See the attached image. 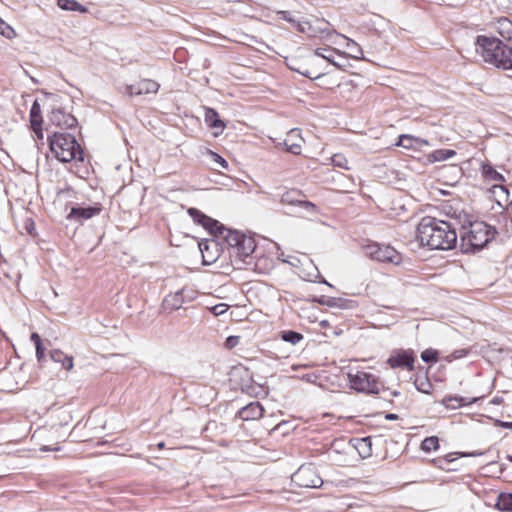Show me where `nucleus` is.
I'll return each instance as SVG.
<instances>
[{"mask_svg": "<svg viewBox=\"0 0 512 512\" xmlns=\"http://www.w3.org/2000/svg\"><path fill=\"white\" fill-rule=\"evenodd\" d=\"M359 445L360 446H367L369 447L370 446V440L369 438H363L359 441Z\"/></svg>", "mask_w": 512, "mask_h": 512, "instance_id": "de8ad7c7", "label": "nucleus"}, {"mask_svg": "<svg viewBox=\"0 0 512 512\" xmlns=\"http://www.w3.org/2000/svg\"><path fill=\"white\" fill-rule=\"evenodd\" d=\"M387 363L391 368H406L409 371L414 369V356L411 351H398L390 355Z\"/></svg>", "mask_w": 512, "mask_h": 512, "instance_id": "f8f14e48", "label": "nucleus"}, {"mask_svg": "<svg viewBox=\"0 0 512 512\" xmlns=\"http://www.w3.org/2000/svg\"><path fill=\"white\" fill-rule=\"evenodd\" d=\"M280 202L283 205L297 207L307 214L317 213L316 205L310 201L304 200V195L297 189H291L283 193Z\"/></svg>", "mask_w": 512, "mask_h": 512, "instance_id": "1a4fd4ad", "label": "nucleus"}, {"mask_svg": "<svg viewBox=\"0 0 512 512\" xmlns=\"http://www.w3.org/2000/svg\"><path fill=\"white\" fill-rule=\"evenodd\" d=\"M350 387L357 392L377 394L380 391V382L378 378L365 371L348 373L347 375Z\"/></svg>", "mask_w": 512, "mask_h": 512, "instance_id": "39448f33", "label": "nucleus"}, {"mask_svg": "<svg viewBox=\"0 0 512 512\" xmlns=\"http://www.w3.org/2000/svg\"><path fill=\"white\" fill-rule=\"evenodd\" d=\"M334 52H335V50H333V49L317 48L314 52V55L327 60L329 63L333 64L334 66H338V64L333 59Z\"/></svg>", "mask_w": 512, "mask_h": 512, "instance_id": "c756f323", "label": "nucleus"}, {"mask_svg": "<svg viewBox=\"0 0 512 512\" xmlns=\"http://www.w3.org/2000/svg\"><path fill=\"white\" fill-rule=\"evenodd\" d=\"M439 440L436 436L426 437L421 443V449L425 452H430L438 449Z\"/></svg>", "mask_w": 512, "mask_h": 512, "instance_id": "c85d7f7f", "label": "nucleus"}, {"mask_svg": "<svg viewBox=\"0 0 512 512\" xmlns=\"http://www.w3.org/2000/svg\"><path fill=\"white\" fill-rule=\"evenodd\" d=\"M99 213L100 208L97 207H73L68 214V219L82 221L90 219Z\"/></svg>", "mask_w": 512, "mask_h": 512, "instance_id": "6ab92c4d", "label": "nucleus"}, {"mask_svg": "<svg viewBox=\"0 0 512 512\" xmlns=\"http://www.w3.org/2000/svg\"><path fill=\"white\" fill-rule=\"evenodd\" d=\"M0 34L7 39H13L16 37L15 30L0 18Z\"/></svg>", "mask_w": 512, "mask_h": 512, "instance_id": "72a5a7b5", "label": "nucleus"}, {"mask_svg": "<svg viewBox=\"0 0 512 512\" xmlns=\"http://www.w3.org/2000/svg\"><path fill=\"white\" fill-rule=\"evenodd\" d=\"M160 85L151 79H143L136 84L126 85L125 94L132 96H139L145 94H155L158 92Z\"/></svg>", "mask_w": 512, "mask_h": 512, "instance_id": "9b49d317", "label": "nucleus"}, {"mask_svg": "<svg viewBox=\"0 0 512 512\" xmlns=\"http://www.w3.org/2000/svg\"><path fill=\"white\" fill-rule=\"evenodd\" d=\"M212 235L215 237L222 238L228 244L229 247L235 249L236 246L239 245L240 240L244 233L237 230L226 228L225 226L219 223L218 227L215 228L214 233H212Z\"/></svg>", "mask_w": 512, "mask_h": 512, "instance_id": "ddd939ff", "label": "nucleus"}, {"mask_svg": "<svg viewBox=\"0 0 512 512\" xmlns=\"http://www.w3.org/2000/svg\"><path fill=\"white\" fill-rule=\"evenodd\" d=\"M331 162H332L333 166H335V167L343 168L346 170L350 169V167L348 166L347 158L341 153L334 154L331 157Z\"/></svg>", "mask_w": 512, "mask_h": 512, "instance_id": "2f4dec72", "label": "nucleus"}, {"mask_svg": "<svg viewBox=\"0 0 512 512\" xmlns=\"http://www.w3.org/2000/svg\"><path fill=\"white\" fill-rule=\"evenodd\" d=\"M264 409L259 402H251L239 411V416L244 421L256 420L263 416Z\"/></svg>", "mask_w": 512, "mask_h": 512, "instance_id": "a211bd4d", "label": "nucleus"}, {"mask_svg": "<svg viewBox=\"0 0 512 512\" xmlns=\"http://www.w3.org/2000/svg\"><path fill=\"white\" fill-rule=\"evenodd\" d=\"M185 292L186 289H180L175 293L167 295L163 300V308L169 311H175L182 307L185 303Z\"/></svg>", "mask_w": 512, "mask_h": 512, "instance_id": "f3484780", "label": "nucleus"}, {"mask_svg": "<svg viewBox=\"0 0 512 512\" xmlns=\"http://www.w3.org/2000/svg\"><path fill=\"white\" fill-rule=\"evenodd\" d=\"M51 152L60 162L83 161V150L75 137L69 133L54 132L49 137Z\"/></svg>", "mask_w": 512, "mask_h": 512, "instance_id": "7ed1b4c3", "label": "nucleus"}, {"mask_svg": "<svg viewBox=\"0 0 512 512\" xmlns=\"http://www.w3.org/2000/svg\"><path fill=\"white\" fill-rule=\"evenodd\" d=\"M415 387L418 391L429 394L432 389V384L427 377H417L415 379Z\"/></svg>", "mask_w": 512, "mask_h": 512, "instance_id": "cd10ccee", "label": "nucleus"}, {"mask_svg": "<svg viewBox=\"0 0 512 512\" xmlns=\"http://www.w3.org/2000/svg\"><path fill=\"white\" fill-rule=\"evenodd\" d=\"M493 235L489 226L484 222H475L470 225L469 230L463 235L462 240L466 245V251L480 250L492 239Z\"/></svg>", "mask_w": 512, "mask_h": 512, "instance_id": "20e7f679", "label": "nucleus"}, {"mask_svg": "<svg viewBox=\"0 0 512 512\" xmlns=\"http://www.w3.org/2000/svg\"><path fill=\"white\" fill-rule=\"evenodd\" d=\"M281 339L293 345L299 343L303 339V335L296 331L288 330L281 333Z\"/></svg>", "mask_w": 512, "mask_h": 512, "instance_id": "bb28decb", "label": "nucleus"}, {"mask_svg": "<svg viewBox=\"0 0 512 512\" xmlns=\"http://www.w3.org/2000/svg\"><path fill=\"white\" fill-rule=\"evenodd\" d=\"M35 348H36V358L39 362H41L45 357L44 348H43L42 344L35 346Z\"/></svg>", "mask_w": 512, "mask_h": 512, "instance_id": "37998d69", "label": "nucleus"}, {"mask_svg": "<svg viewBox=\"0 0 512 512\" xmlns=\"http://www.w3.org/2000/svg\"><path fill=\"white\" fill-rule=\"evenodd\" d=\"M495 507L499 511L512 512V493L499 494Z\"/></svg>", "mask_w": 512, "mask_h": 512, "instance_id": "a878e982", "label": "nucleus"}, {"mask_svg": "<svg viewBox=\"0 0 512 512\" xmlns=\"http://www.w3.org/2000/svg\"><path fill=\"white\" fill-rule=\"evenodd\" d=\"M164 447H165V443H164V442H159V443L157 444V448H158V449H163Z\"/></svg>", "mask_w": 512, "mask_h": 512, "instance_id": "603ef678", "label": "nucleus"}, {"mask_svg": "<svg viewBox=\"0 0 512 512\" xmlns=\"http://www.w3.org/2000/svg\"><path fill=\"white\" fill-rule=\"evenodd\" d=\"M299 73H301L302 75L310 78V79H316V78H319L322 74H316L314 75L313 73L309 72V71H299Z\"/></svg>", "mask_w": 512, "mask_h": 512, "instance_id": "a18cd8bd", "label": "nucleus"}, {"mask_svg": "<svg viewBox=\"0 0 512 512\" xmlns=\"http://www.w3.org/2000/svg\"><path fill=\"white\" fill-rule=\"evenodd\" d=\"M494 189H499L502 193L508 195V189L503 185H493Z\"/></svg>", "mask_w": 512, "mask_h": 512, "instance_id": "49530a36", "label": "nucleus"}, {"mask_svg": "<svg viewBox=\"0 0 512 512\" xmlns=\"http://www.w3.org/2000/svg\"><path fill=\"white\" fill-rule=\"evenodd\" d=\"M209 155H210L212 161L219 164L222 168H224V169L228 168V163L222 156H220L219 154H217L213 151H209Z\"/></svg>", "mask_w": 512, "mask_h": 512, "instance_id": "58836bf2", "label": "nucleus"}, {"mask_svg": "<svg viewBox=\"0 0 512 512\" xmlns=\"http://www.w3.org/2000/svg\"><path fill=\"white\" fill-rule=\"evenodd\" d=\"M329 26V22L323 19H316L313 22L303 20L297 22V31L311 38L325 39L334 32Z\"/></svg>", "mask_w": 512, "mask_h": 512, "instance_id": "6e6552de", "label": "nucleus"}, {"mask_svg": "<svg viewBox=\"0 0 512 512\" xmlns=\"http://www.w3.org/2000/svg\"><path fill=\"white\" fill-rule=\"evenodd\" d=\"M49 122L61 129H71L76 127L77 119L70 113H66L61 108H52L48 115Z\"/></svg>", "mask_w": 512, "mask_h": 512, "instance_id": "9d476101", "label": "nucleus"}, {"mask_svg": "<svg viewBox=\"0 0 512 512\" xmlns=\"http://www.w3.org/2000/svg\"><path fill=\"white\" fill-rule=\"evenodd\" d=\"M366 256L373 260L399 265L402 261L401 254L391 246H384L378 243H371L364 247Z\"/></svg>", "mask_w": 512, "mask_h": 512, "instance_id": "423d86ee", "label": "nucleus"}, {"mask_svg": "<svg viewBox=\"0 0 512 512\" xmlns=\"http://www.w3.org/2000/svg\"><path fill=\"white\" fill-rule=\"evenodd\" d=\"M475 45L484 62L498 69L512 70V45L486 36H478Z\"/></svg>", "mask_w": 512, "mask_h": 512, "instance_id": "f03ea898", "label": "nucleus"}, {"mask_svg": "<svg viewBox=\"0 0 512 512\" xmlns=\"http://www.w3.org/2000/svg\"><path fill=\"white\" fill-rule=\"evenodd\" d=\"M255 249V241L252 237L243 235L239 245L236 246L235 253L240 257H247L253 253Z\"/></svg>", "mask_w": 512, "mask_h": 512, "instance_id": "412c9836", "label": "nucleus"}, {"mask_svg": "<svg viewBox=\"0 0 512 512\" xmlns=\"http://www.w3.org/2000/svg\"><path fill=\"white\" fill-rule=\"evenodd\" d=\"M50 358L52 361L56 363H61L62 367L70 371L74 367L73 358L71 356L66 355L61 350L55 349L50 352Z\"/></svg>", "mask_w": 512, "mask_h": 512, "instance_id": "5701e85b", "label": "nucleus"}, {"mask_svg": "<svg viewBox=\"0 0 512 512\" xmlns=\"http://www.w3.org/2000/svg\"><path fill=\"white\" fill-rule=\"evenodd\" d=\"M421 359L426 363L437 362L438 352L434 349H426L421 353Z\"/></svg>", "mask_w": 512, "mask_h": 512, "instance_id": "c9c22d12", "label": "nucleus"}, {"mask_svg": "<svg viewBox=\"0 0 512 512\" xmlns=\"http://www.w3.org/2000/svg\"><path fill=\"white\" fill-rule=\"evenodd\" d=\"M469 352H470V349H466V348L456 349L450 355L447 356V360L449 362H451L456 359H461V358L467 356Z\"/></svg>", "mask_w": 512, "mask_h": 512, "instance_id": "e433bc0d", "label": "nucleus"}, {"mask_svg": "<svg viewBox=\"0 0 512 512\" xmlns=\"http://www.w3.org/2000/svg\"><path fill=\"white\" fill-rule=\"evenodd\" d=\"M507 460H509L510 462H512V455H507Z\"/></svg>", "mask_w": 512, "mask_h": 512, "instance_id": "864d4df0", "label": "nucleus"}, {"mask_svg": "<svg viewBox=\"0 0 512 512\" xmlns=\"http://www.w3.org/2000/svg\"><path fill=\"white\" fill-rule=\"evenodd\" d=\"M40 450L41 451H58L59 447L50 448L48 446H43Z\"/></svg>", "mask_w": 512, "mask_h": 512, "instance_id": "3c124183", "label": "nucleus"}, {"mask_svg": "<svg viewBox=\"0 0 512 512\" xmlns=\"http://www.w3.org/2000/svg\"><path fill=\"white\" fill-rule=\"evenodd\" d=\"M461 401L462 399L461 398H446L444 399V403L447 407H451V408H456V407H459L461 406Z\"/></svg>", "mask_w": 512, "mask_h": 512, "instance_id": "79ce46f5", "label": "nucleus"}, {"mask_svg": "<svg viewBox=\"0 0 512 512\" xmlns=\"http://www.w3.org/2000/svg\"><path fill=\"white\" fill-rule=\"evenodd\" d=\"M199 250L202 253V260L204 265H210L216 260V255L210 252L211 248H216L215 241H202L198 244Z\"/></svg>", "mask_w": 512, "mask_h": 512, "instance_id": "4be33fe9", "label": "nucleus"}, {"mask_svg": "<svg viewBox=\"0 0 512 512\" xmlns=\"http://www.w3.org/2000/svg\"><path fill=\"white\" fill-rule=\"evenodd\" d=\"M347 302L348 301L346 299L335 298V297H328L327 299L320 301L321 304H324L328 307H339V308L346 307Z\"/></svg>", "mask_w": 512, "mask_h": 512, "instance_id": "473e14b6", "label": "nucleus"}, {"mask_svg": "<svg viewBox=\"0 0 512 512\" xmlns=\"http://www.w3.org/2000/svg\"><path fill=\"white\" fill-rule=\"evenodd\" d=\"M499 425L503 428L512 429V422L501 421Z\"/></svg>", "mask_w": 512, "mask_h": 512, "instance_id": "09e8293b", "label": "nucleus"}, {"mask_svg": "<svg viewBox=\"0 0 512 512\" xmlns=\"http://www.w3.org/2000/svg\"><path fill=\"white\" fill-rule=\"evenodd\" d=\"M57 5L60 9L65 11H77L80 13H86L88 9L81 5L76 0H57Z\"/></svg>", "mask_w": 512, "mask_h": 512, "instance_id": "393cba45", "label": "nucleus"}, {"mask_svg": "<svg viewBox=\"0 0 512 512\" xmlns=\"http://www.w3.org/2000/svg\"><path fill=\"white\" fill-rule=\"evenodd\" d=\"M227 310H228V305H227V304H225V303L217 304V305H215V306H213V307L211 308V312H212L215 316L222 315V314H224Z\"/></svg>", "mask_w": 512, "mask_h": 512, "instance_id": "ea45409f", "label": "nucleus"}, {"mask_svg": "<svg viewBox=\"0 0 512 512\" xmlns=\"http://www.w3.org/2000/svg\"><path fill=\"white\" fill-rule=\"evenodd\" d=\"M240 337L239 336H229L226 338L225 347L228 349H232L239 344Z\"/></svg>", "mask_w": 512, "mask_h": 512, "instance_id": "a19ab883", "label": "nucleus"}, {"mask_svg": "<svg viewBox=\"0 0 512 512\" xmlns=\"http://www.w3.org/2000/svg\"><path fill=\"white\" fill-rule=\"evenodd\" d=\"M420 139L413 137L411 135H400L399 140L397 142V146L404 147L406 149H410L414 146V142H418Z\"/></svg>", "mask_w": 512, "mask_h": 512, "instance_id": "7c9ffc66", "label": "nucleus"}, {"mask_svg": "<svg viewBox=\"0 0 512 512\" xmlns=\"http://www.w3.org/2000/svg\"><path fill=\"white\" fill-rule=\"evenodd\" d=\"M481 173L486 181L494 183H502L505 181L504 176L497 172L490 164H482Z\"/></svg>", "mask_w": 512, "mask_h": 512, "instance_id": "b1692460", "label": "nucleus"}, {"mask_svg": "<svg viewBox=\"0 0 512 512\" xmlns=\"http://www.w3.org/2000/svg\"><path fill=\"white\" fill-rule=\"evenodd\" d=\"M187 212L194 222L201 224L210 234L214 233L215 228L218 227L219 222L217 220L212 219L196 208H189Z\"/></svg>", "mask_w": 512, "mask_h": 512, "instance_id": "2eb2a0df", "label": "nucleus"}, {"mask_svg": "<svg viewBox=\"0 0 512 512\" xmlns=\"http://www.w3.org/2000/svg\"><path fill=\"white\" fill-rule=\"evenodd\" d=\"M280 19L285 20L289 23H291L296 29H297V22L299 20H296L290 12L288 11H278L277 12Z\"/></svg>", "mask_w": 512, "mask_h": 512, "instance_id": "4c0bfd02", "label": "nucleus"}, {"mask_svg": "<svg viewBox=\"0 0 512 512\" xmlns=\"http://www.w3.org/2000/svg\"><path fill=\"white\" fill-rule=\"evenodd\" d=\"M30 122L31 126L34 130V132L37 134L38 137L43 136L41 123H42V117H41V109L40 105L37 101H35L30 109Z\"/></svg>", "mask_w": 512, "mask_h": 512, "instance_id": "aec40b11", "label": "nucleus"}, {"mask_svg": "<svg viewBox=\"0 0 512 512\" xmlns=\"http://www.w3.org/2000/svg\"><path fill=\"white\" fill-rule=\"evenodd\" d=\"M417 238L421 245L434 250L452 249L457 234L452 225L432 217H424L417 226Z\"/></svg>", "mask_w": 512, "mask_h": 512, "instance_id": "f257e3e1", "label": "nucleus"}, {"mask_svg": "<svg viewBox=\"0 0 512 512\" xmlns=\"http://www.w3.org/2000/svg\"><path fill=\"white\" fill-rule=\"evenodd\" d=\"M385 418H386L387 420H396V419H398V415H397V414H393V413H389V414H387V415L385 416Z\"/></svg>", "mask_w": 512, "mask_h": 512, "instance_id": "8fccbe9b", "label": "nucleus"}, {"mask_svg": "<svg viewBox=\"0 0 512 512\" xmlns=\"http://www.w3.org/2000/svg\"><path fill=\"white\" fill-rule=\"evenodd\" d=\"M303 143H304V140L301 137V133H300L299 129L290 130L283 142V144L286 148V151H288L294 155H299L301 153Z\"/></svg>", "mask_w": 512, "mask_h": 512, "instance_id": "4468645a", "label": "nucleus"}, {"mask_svg": "<svg viewBox=\"0 0 512 512\" xmlns=\"http://www.w3.org/2000/svg\"><path fill=\"white\" fill-rule=\"evenodd\" d=\"M204 120L209 128L215 130V136L221 134L225 129L224 122L220 119L219 114L213 108H205Z\"/></svg>", "mask_w": 512, "mask_h": 512, "instance_id": "dca6fc26", "label": "nucleus"}, {"mask_svg": "<svg viewBox=\"0 0 512 512\" xmlns=\"http://www.w3.org/2000/svg\"><path fill=\"white\" fill-rule=\"evenodd\" d=\"M292 483L301 488H318L323 484L322 478L311 465H302L291 476Z\"/></svg>", "mask_w": 512, "mask_h": 512, "instance_id": "0eeeda50", "label": "nucleus"}, {"mask_svg": "<svg viewBox=\"0 0 512 512\" xmlns=\"http://www.w3.org/2000/svg\"><path fill=\"white\" fill-rule=\"evenodd\" d=\"M455 154H456V152L454 150L441 149V150H436L433 155H434V158L436 161H444V160H447V159L453 157Z\"/></svg>", "mask_w": 512, "mask_h": 512, "instance_id": "f704fd0d", "label": "nucleus"}, {"mask_svg": "<svg viewBox=\"0 0 512 512\" xmlns=\"http://www.w3.org/2000/svg\"><path fill=\"white\" fill-rule=\"evenodd\" d=\"M30 339L35 344V346L42 344L41 338L38 333H32Z\"/></svg>", "mask_w": 512, "mask_h": 512, "instance_id": "c03bdc74", "label": "nucleus"}]
</instances>
